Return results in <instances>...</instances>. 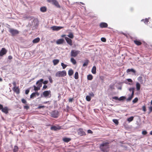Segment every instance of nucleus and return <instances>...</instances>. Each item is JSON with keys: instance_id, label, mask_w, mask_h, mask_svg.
<instances>
[{"instance_id": "obj_1", "label": "nucleus", "mask_w": 152, "mask_h": 152, "mask_svg": "<svg viewBox=\"0 0 152 152\" xmlns=\"http://www.w3.org/2000/svg\"><path fill=\"white\" fill-rule=\"evenodd\" d=\"M109 143L107 142H103L101 144L99 148L103 152H107L109 150Z\"/></svg>"}, {"instance_id": "obj_2", "label": "nucleus", "mask_w": 152, "mask_h": 152, "mask_svg": "<svg viewBox=\"0 0 152 152\" xmlns=\"http://www.w3.org/2000/svg\"><path fill=\"white\" fill-rule=\"evenodd\" d=\"M80 53V51L79 50H72L71 51L70 55L72 57H75Z\"/></svg>"}, {"instance_id": "obj_3", "label": "nucleus", "mask_w": 152, "mask_h": 152, "mask_svg": "<svg viewBox=\"0 0 152 152\" xmlns=\"http://www.w3.org/2000/svg\"><path fill=\"white\" fill-rule=\"evenodd\" d=\"M66 75V73L65 71L64 70L62 71H58L56 74V76L57 77H64Z\"/></svg>"}, {"instance_id": "obj_4", "label": "nucleus", "mask_w": 152, "mask_h": 152, "mask_svg": "<svg viewBox=\"0 0 152 152\" xmlns=\"http://www.w3.org/2000/svg\"><path fill=\"white\" fill-rule=\"evenodd\" d=\"M0 110H1L2 112L5 113V114H7L8 113L9 109L8 107H3L2 105L0 104Z\"/></svg>"}, {"instance_id": "obj_5", "label": "nucleus", "mask_w": 152, "mask_h": 152, "mask_svg": "<svg viewBox=\"0 0 152 152\" xmlns=\"http://www.w3.org/2000/svg\"><path fill=\"white\" fill-rule=\"evenodd\" d=\"M48 2L52 3L53 4L58 8H60L61 6L59 4L58 2L56 0H48Z\"/></svg>"}, {"instance_id": "obj_6", "label": "nucleus", "mask_w": 152, "mask_h": 152, "mask_svg": "<svg viewBox=\"0 0 152 152\" xmlns=\"http://www.w3.org/2000/svg\"><path fill=\"white\" fill-rule=\"evenodd\" d=\"M9 31L11 33L12 35L13 36H14L15 35L18 34L19 33L18 31L17 30L14 29L12 28L10 29Z\"/></svg>"}, {"instance_id": "obj_7", "label": "nucleus", "mask_w": 152, "mask_h": 152, "mask_svg": "<svg viewBox=\"0 0 152 152\" xmlns=\"http://www.w3.org/2000/svg\"><path fill=\"white\" fill-rule=\"evenodd\" d=\"M77 133L78 135L81 136L86 135L85 132L84 131L83 129L82 128H80L78 129L77 131Z\"/></svg>"}, {"instance_id": "obj_8", "label": "nucleus", "mask_w": 152, "mask_h": 152, "mask_svg": "<svg viewBox=\"0 0 152 152\" xmlns=\"http://www.w3.org/2000/svg\"><path fill=\"white\" fill-rule=\"evenodd\" d=\"M43 95L45 97L50 96H49L50 97L51 96V91L50 90L45 91L43 92Z\"/></svg>"}, {"instance_id": "obj_9", "label": "nucleus", "mask_w": 152, "mask_h": 152, "mask_svg": "<svg viewBox=\"0 0 152 152\" xmlns=\"http://www.w3.org/2000/svg\"><path fill=\"white\" fill-rule=\"evenodd\" d=\"M7 52V50L5 48H2L0 51V56H2L6 54Z\"/></svg>"}, {"instance_id": "obj_10", "label": "nucleus", "mask_w": 152, "mask_h": 152, "mask_svg": "<svg viewBox=\"0 0 152 152\" xmlns=\"http://www.w3.org/2000/svg\"><path fill=\"white\" fill-rule=\"evenodd\" d=\"M51 116L53 118H56L58 116V112L57 111H53L51 113Z\"/></svg>"}, {"instance_id": "obj_11", "label": "nucleus", "mask_w": 152, "mask_h": 152, "mask_svg": "<svg viewBox=\"0 0 152 152\" xmlns=\"http://www.w3.org/2000/svg\"><path fill=\"white\" fill-rule=\"evenodd\" d=\"M63 27L58 26H53L51 27V28L53 31H58L61 29L63 28Z\"/></svg>"}, {"instance_id": "obj_12", "label": "nucleus", "mask_w": 152, "mask_h": 152, "mask_svg": "<svg viewBox=\"0 0 152 152\" xmlns=\"http://www.w3.org/2000/svg\"><path fill=\"white\" fill-rule=\"evenodd\" d=\"M61 129V127L58 126H51L50 128V129L51 130H54L55 131H57L58 130H59Z\"/></svg>"}, {"instance_id": "obj_13", "label": "nucleus", "mask_w": 152, "mask_h": 152, "mask_svg": "<svg viewBox=\"0 0 152 152\" xmlns=\"http://www.w3.org/2000/svg\"><path fill=\"white\" fill-rule=\"evenodd\" d=\"M99 26L101 28H105L107 27L108 24L106 23L102 22L100 23Z\"/></svg>"}, {"instance_id": "obj_14", "label": "nucleus", "mask_w": 152, "mask_h": 152, "mask_svg": "<svg viewBox=\"0 0 152 152\" xmlns=\"http://www.w3.org/2000/svg\"><path fill=\"white\" fill-rule=\"evenodd\" d=\"M65 39L66 42L68 44L71 46H72V41L71 39L66 37H65Z\"/></svg>"}, {"instance_id": "obj_15", "label": "nucleus", "mask_w": 152, "mask_h": 152, "mask_svg": "<svg viewBox=\"0 0 152 152\" xmlns=\"http://www.w3.org/2000/svg\"><path fill=\"white\" fill-rule=\"evenodd\" d=\"M43 79H41L37 81L36 83V84L38 85L37 86L39 88L42 86V83L41 82H43Z\"/></svg>"}, {"instance_id": "obj_16", "label": "nucleus", "mask_w": 152, "mask_h": 152, "mask_svg": "<svg viewBox=\"0 0 152 152\" xmlns=\"http://www.w3.org/2000/svg\"><path fill=\"white\" fill-rule=\"evenodd\" d=\"M64 41V40L63 39H58L56 41V43L58 45L61 44H63Z\"/></svg>"}, {"instance_id": "obj_17", "label": "nucleus", "mask_w": 152, "mask_h": 152, "mask_svg": "<svg viewBox=\"0 0 152 152\" xmlns=\"http://www.w3.org/2000/svg\"><path fill=\"white\" fill-rule=\"evenodd\" d=\"M13 90L14 92L17 94L20 93V89L18 87H14Z\"/></svg>"}, {"instance_id": "obj_18", "label": "nucleus", "mask_w": 152, "mask_h": 152, "mask_svg": "<svg viewBox=\"0 0 152 152\" xmlns=\"http://www.w3.org/2000/svg\"><path fill=\"white\" fill-rule=\"evenodd\" d=\"M134 42L136 45L138 46L142 44V42L140 40H134Z\"/></svg>"}, {"instance_id": "obj_19", "label": "nucleus", "mask_w": 152, "mask_h": 152, "mask_svg": "<svg viewBox=\"0 0 152 152\" xmlns=\"http://www.w3.org/2000/svg\"><path fill=\"white\" fill-rule=\"evenodd\" d=\"M40 39L39 37H37L35 39H33L32 42L33 43H38L40 41Z\"/></svg>"}, {"instance_id": "obj_20", "label": "nucleus", "mask_w": 152, "mask_h": 152, "mask_svg": "<svg viewBox=\"0 0 152 152\" xmlns=\"http://www.w3.org/2000/svg\"><path fill=\"white\" fill-rule=\"evenodd\" d=\"M63 140L64 142H68L71 140V139L69 138L64 137L63 138Z\"/></svg>"}, {"instance_id": "obj_21", "label": "nucleus", "mask_w": 152, "mask_h": 152, "mask_svg": "<svg viewBox=\"0 0 152 152\" xmlns=\"http://www.w3.org/2000/svg\"><path fill=\"white\" fill-rule=\"evenodd\" d=\"M70 61L74 65H75L76 64L77 62L73 58V57H71L70 59Z\"/></svg>"}, {"instance_id": "obj_22", "label": "nucleus", "mask_w": 152, "mask_h": 152, "mask_svg": "<svg viewBox=\"0 0 152 152\" xmlns=\"http://www.w3.org/2000/svg\"><path fill=\"white\" fill-rule=\"evenodd\" d=\"M136 86L137 89V91H139L140 88V83L137 82L136 83Z\"/></svg>"}, {"instance_id": "obj_23", "label": "nucleus", "mask_w": 152, "mask_h": 152, "mask_svg": "<svg viewBox=\"0 0 152 152\" xmlns=\"http://www.w3.org/2000/svg\"><path fill=\"white\" fill-rule=\"evenodd\" d=\"M74 73V72L72 69H70L68 72V74L69 76H71L73 75Z\"/></svg>"}, {"instance_id": "obj_24", "label": "nucleus", "mask_w": 152, "mask_h": 152, "mask_svg": "<svg viewBox=\"0 0 152 152\" xmlns=\"http://www.w3.org/2000/svg\"><path fill=\"white\" fill-rule=\"evenodd\" d=\"M92 73L93 74H95L96 73V67L95 66H93L92 70Z\"/></svg>"}, {"instance_id": "obj_25", "label": "nucleus", "mask_w": 152, "mask_h": 152, "mask_svg": "<svg viewBox=\"0 0 152 152\" xmlns=\"http://www.w3.org/2000/svg\"><path fill=\"white\" fill-rule=\"evenodd\" d=\"M130 72H132L134 73H135V72H136V71H135V70L133 69H128L127 70H126L127 73H128Z\"/></svg>"}, {"instance_id": "obj_26", "label": "nucleus", "mask_w": 152, "mask_h": 152, "mask_svg": "<svg viewBox=\"0 0 152 152\" xmlns=\"http://www.w3.org/2000/svg\"><path fill=\"white\" fill-rule=\"evenodd\" d=\"M89 60L88 59H86L85 60L84 63L83 64V67H84L86 66H87L88 65V63L89 62Z\"/></svg>"}, {"instance_id": "obj_27", "label": "nucleus", "mask_w": 152, "mask_h": 152, "mask_svg": "<svg viewBox=\"0 0 152 152\" xmlns=\"http://www.w3.org/2000/svg\"><path fill=\"white\" fill-rule=\"evenodd\" d=\"M54 65H57L59 62V60L58 59H54L53 61Z\"/></svg>"}, {"instance_id": "obj_28", "label": "nucleus", "mask_w": 152, "mask_h": 152, "mask_svg": "<svg viewBox=\"0 0 152 152\" xmlns=\"http://www.w3.org/2000/svg\"><path fill=\"white\" fill-rule=\"evenodd\" d=\"M67 36L71 39H73L74 37V36L72 33L70 32L67 35Z\"/></svg>"}, {"instance_id": "obj_29", "label": "nucleus", "mask_w": 152, "mask_h": 152, "mask_svg": "<svg viewBox=\"0 0 152 152\" xmlns=\"http://www.w3.org/2000/svg\"><path fill=\"white\" fill-rule=\"evenodd\" d=\"M87 79L88 80H91L93 79V77L90 74L87 76Z\"/></svg>"}, {"instance_id": "obj_30", "label": "nucleus", "mask_w": 152, "mask_h": 152, "mask_svg": "<svg viewBox=\"0 0 152 152\" xmlns=\"http://www.w3.org/2000/svg\"><path fill=\"white\" fill-rule=\"evenodd\" d=\"M40 10L41 12H44L46 11V8L45 7H41Z\"/></svg>"}, {"instance_id": "obj_31", "label": "nucleus", "mask_w": 152, "mask_h": 152, "mask_svg": "<svg viewBox=\"0 0 152 152\" xmlns=\"http://www.w3.org/2000/svg\"><path fill=\"white\" fill-rule=\"evenodd\" d=\"M75 79H77L79 78L78 73L77 72H76L75 74Z\"/></svg>"}, {"instance_id": "obj_32", "label": "nucleus", "mask_w": 152, "mask_h": 152, "mask_svg": "<svg viewBox=\"0 0 152 152\" xmlns=\"http://www.w3.org/2000/svg\"><path fill=\"white\" fill-rule=\"evenodd\" d=\"M18 148L17 146H14L13 149V152H17L18 151Z\"/></svg>"}, {"instance_id": "obj_33", "label": "nucleus", "mask_w": 152, "mask_h": 152, "mask_svg": "<svg viewBox=\"0 0 152 152\" xmlns=\"http://www.w3.org/2000/svg\"><path fill=\"white\" fill-rule=\"evenodd\" d=\"M137 79L140 83H142L143 80L142 77L140 76Z\"/></svg>"}, {"instance_id": "obj_34", "label": "nucleus", "mask_w": 152, "mask_h": 152, "mask_svg": "<svg viewBox=\"0 0 152 152\" xmlns=\"http://www.w3.org/2000/svg\"><path fill=\"white\" fill-rule=\"evenodd\" d=\"M134 119V117L133 116H131L127 118V121L129 122H130L132 121Z\"/></svg>"}, {"instance_id": "obj_35", "label": "nucleus", "mask_w": 152, "mask_h": 152, "mask_svg": "<svg viewBox=\"0 0 152 152\" xmlns=\"http://www.w3.org/2000/svg\"><path fill=\"white\" fill-rule=\"evenodd\" d=\"M113 122L116 125H118V124L119 122L118 121L117 119H113Z\"/></svg>"}, {"instance_id": "obj_36", "label": "nucleus", "mask_w": 152, "mask_h": 152, "mask_svg": "<svg viewBox=\"0 0 152 152\" xmlns=\"http://www.w3.org/2000/svg\"><path fill=\"white\" fill-rule=\"evenodd\" d=\"M36 95L35 93H32L30 95V98H33L34 97H36Z\"/></svg>"}, {"instance_id": "obj_37", "label": "nucleus", "mask_w": 152, "mask_h": 152, "mask_svg": "<svg viewBox=\"0 0 152 152\" xmlns=\"http://www.w3.org/2000/svg\"><path fill=\"white\" fill-rule=\"evenodd\" d=\"M86 99L87 101H90L91 100V97L90 96H87L86 97Z\"/></svg>"}, {"instance_id": "obj_38", "label": "nucleus", "mask_w": 152, "mask_h": 152, "mask_svg": "<svg viewBox=\"0 0 152 152\" xmlns=\"http://www.w3.org/2000/svg\"><path fill=\"white\" fill-rule=\"evenodd\" d=\"M61 65L62 66L63 69H65L67 66V65L65 64L64 63H61Z\"/></svg>"}, {"instance_id": "obj_39", "label": "nucleus", "mask_w": 152, "mask_h": 152, "mask_svg": "<svg viewBox=\"0 0 152 152\" xmlns=\"http://www.w3.org/2000/svg\"><path fill=\"white\" fill-rule=\"evenodd\" d=\"M21 102H22L25 104H26L27 103V101H26L24 99H21Z\"/></svg>"}, {"instance_id": "obj_40", "label": "nucleus", "mask_w": 152, "mask_h": 152, "mask_svg": "<svg viewBox=\"0 0 152 152\" xmlns=\"http://www.w3.org/2000/svg\"><path fill=\"white\" fill-rule=\"evenodd\" d=\"M125 99V97L124 96H121L119 98H118V100L122 101L124 100Z\"/></svg>"}, {"instance_id": "obj_41", "label": "nucleus", "mask_w": 152, "mask_h": 152, "mask_svg": "<svg viewBox=\"0 0 152 152\" xmlns=\"http://www.w3.org/2000/svg\"><path fill=\"white\" fill-rule=\"evenodd\" d=\"M34 90L35 91H37V90L40 89V88H39L38 87H37L35 86H34Z\"/></svg>"}, {"instance_id": "obj_42", "label": "nucleus", "mask_w": 152, "mask_h": 152, "mask_svg": "<svg viewBox=\"0 0 152 152\" xmlns=\"http://www.w3.org/2000/svg\"><path fill=\"white\" fill-rule=\"evenodd\" d=\"M138 100V99L137 98H135L132 101V102L133 103H136Z\"/></svg>"}, {"instance_id": "obj_43", "label": "nucleus", "mask_w": 152, "mask_h": 152, "mask_svg": "<svg viewBox=\"0 0 152 152\" xmlns=\"http://www.w3.org/2000/svg\"><path fill=\"white\" fill-rule=\"evenodd\" d=\"M142 21H143L145 23H146L149 21V20L147 18H145V20H142Z\"/></svg>"}, {"instance_id": "obj_44", "label": "nucleus", "mask_w": 152, "mask_h": 152, "mask_svg": "<svg viewBox=\"0 0 152 152\" xmlns=\"http://www.w3.org/2000/svg\"><path fill=\"white\" fill-rule=\"evenodd\" d=\"M101 40L103 42H106V39L104 37H102L101 38Z\"/></svg>"}, {"instance_id": "obj_45", "label": "nucleus", "mask_w": 152, "mask_h": 152, "mask_svg": "<svg viewBox=\"0 0 152 152\" xmlns=\"http://www.w3.org/2000/svg\"><path fill=\"white\" fill-rule=\"evenodd\" d=\"M142 110L144 111L145 112L146 111V108L145 106H143L142 107Z\"/></svg>"}, {"instance_id": "obj_46", "label": "nucleus", "mask_w": 152, "mask_h": 152, "mask_svg": "<svg viewBox=\"0 0 152 152\" xmlns=\"http://www.w3.org/2000/svg\"><path fill=\"white\" fill-rule=\"evenodd\" d=\"M147 132L146 131H143L142 132V134L143 135H146L147 134Z\"/></svg>"}, {"instance_id": "obj_47", "label": "nucleus", "mask_w": 152, "mask_h": 152, "mask_svg": "<svg viewBox=\"0 0 152 152\" xmlns=\"http://www.w3.org/2000/svg\"><path fill=\"white\" fill-rule=\"evenodd\" d=\"M69 107L68 105L66 107V111L68 112H69Z\"/></svg>"}, {"instance_id": "obj_48", "label": "nucleus", "mask_w": 152, "mask_h": 152, "mask_svg": "<svg viewBox=\"0 0 152 152\" xmlns=\"http://www.w3.org/2000/svg\"><path fill=\"white\" fill-rule=\"evenodd\" d=\"M29 108V106H28L27 104L26 105L24 106V108L25 109H26L27 110H28Z\"/></svg>"}, {"instance_id": "obj_49", "label": "nucleus", "mask_w": 152, "mask_h": 152, "mask_svg": "<svg viewBox=\"0 0 152 152\" xmlns=\"http://www.w3.org/2000/svg\"><path fill=\"white\" fill-rule=\"evenodd\" d=\"M113 99H115L116 100H118V98L117 96H114L112 97Z\"/></svg>"}, {"instance_id": "obj_50", "label": "nucleus", "mask_w": 152, "mask_h": 152, "mask_svg": "<svg viewBox=\"0 0 152 152\" xmlns=\"http://www.w3.org/2000/svg\"><path fill=\"white\" fill-rule=\"evenodd\" d=\"M133 98L132 96H130L127 99V100L128 101H130Z\"/></svg>"}, {"instance_id": "obj_51", "label": "nucleus", "mask_w": 152, "mask_h": 152, "mask_svg": "<svg viewBox=\"0 0 152 152\" xmlns=\"http://www.w3.org/2000/svg\"><path fill=\"white\" fill-rule=\"evenodd\" d=\"M87 132L88 133L92 134L93 133V132L90 129L88 130Z\"/></svg>"}, {"instance_id": "obj_52", "label": "nucleus", "mask_w": 152, "mask_h": 152, "mask_svg": "<svg viewBox=\"0 0 152 152\" xmlns=\"http://www.w3.org/2000/svg\"><path fill=\"white\" fill-rule=\"evenodd\" d=\"M129 90L130 91H134V88H130L129 89Z\"/></svg>"}, {"instance_id": "obj_53", "label": "nucleus", "mask_w": 152, "mask_h": 152, "mask_svg": "<svg viewBox=\"0 0 152 152\" xmlns=\"http://www.w3.org/2000/svg\"><path fill=\"white\" fill-rule=\"evenodd\" d=\"M29 92V89H27L25 91V94H28Z\"/></svg>"}, {"instance_id": "obj_54", "label": "nucleus", "mask_w": 152, "mask_h": 152, "mask_svg": "<svg viewBox=\"0 0 152 152\" xmlns=\"http://www.w3.org/2000/svg\"><path fill=\"white\" fill-rule=\"evenodd\" d=\"M74 100V99L73 98H70L69 99V102H72L73 100Z\"/></svg>"}, {"instance_id": "obj_55", "label": "nucleus", "mask_w": 152, "mask_h": 152, "mask_svg": "<svg viewBox=\"0 0 152 152\" xmlns=\"http://www.w3.org/2000/svg\"><path fill=\"white\" fill-rule=\"evenodd\" d=\"M12 84L14 86V87H17L16 85V83L14 81L12 83Z\"/></svg>"}, {"instance_id": "obj_56", "label": "nucleus", "mask_w": 152, "mask_h": 152, "mask_svg": "<svg viewBox=\"0 0 152 152\" xmlns=\"http://www.w3.org/2000/svg\"><path fill=\"white\" fill-rule=\"evenodd\" d=\"M89 95L90 96L93 97L94 96V94L93 92H91L89 94Z\"/></svg>"}, {"instance_id": "obj_57", "label": "nucleus", "mask_w": 152, "mask_h": 152, "mask_svg": "<svg viewBox=\"0 0 152 152\" xmlns=\"http://www.w3.org/2000/svg\"><path fill=\"white\" fill-rule=\"evenodd\" d=\"M149 110L150 112H152V106H150L149 107Z\"/></svg>"}, {"instance_id": "obj_58", "label": "nucleus", "mask_w": 152, "mask_h": 152, "mask_svg": "<svg viewBox=\"0 0 152 152\" xmlns=\"http://www.w3.org/2000/svg\"><path fill=\"white\" fill-rule=\"evenodd\" d=\"M45 107L44 106H39L38 107V108L39 109H40L41 108H43Z\"/></svg>"}, {"instance_id": "obj_59", "label": "nucleus", "mask_w": 152, "mask_h": 152, "mask_svg": "<svg viewBox=\"0 0 152 152\" xmlns=\"http://www.w3.org/2000/svg\"><path fill=\"white\" fill-rule=\"evenodd\" d=\"M48 83V80H45L44 82H43V83L45 84H47Z\"/></svg>"}, {"instance_id": "obj_60", "label": "nucleus", "mask_w": 152, "mask_h": 152, "mask_svg": "<svg viewBox=\"0 0 152 152\" xmlns=\"http://www.w3.org/2000/svg\"><path fill=\"white\" fill-rule=\"evenodd\" d=\"M50 82V83H52L53 82V80L50 77L49 78Z\"/></svg>"}, {"instance_id": "obj_61", "label": "nucleus", "mask_w": 152, "mask_h": 152, "mask_svg": "<svg viewBox=\"0 0 152 152\" xmlns=\"http://www.w3.org/2000/svg\"><path fill=\"white\" fill-rule=\"evenodd\" d=\"M127 81L129 82H132V80L131 79H127Z\"/></svg>"}, {"instance_id": "obj_62", "label": "nucleus", "mask_w": 152, "mask_h": 152, "mask_svg": "<svg viewBox=\"0 0 152 152\" xmlns=\"http://www.w3.org/2000/svg\"><path fill=\"white\" fill-rule=\"evenodd\" d=\"M47 88V86L46 85H44L43 87V88L44 89H46Z\"/></svg>"}, {"instance_id": "obj_63", "label": "nucleus", "mask_w": 152, "mask_h": 152, "mask_svg": "<svg viewBox=\"0 0 152 152\" xmlns=\"http://www.w3.org/2000/svg\"><path fill=\"white\" fill-rule=\"evenodd\" d=\"M35 94L36 95V96L37 95V96H39V93L38 92H35Z\"/></svg>"}, {"instance_id": "obj_64", "label": "nucleus", "mask_w": 152, "mask_h": 152, "mask_svg": "<svg viewBox=\"0 0 152 152\" xmlns=\"http://www.w3.org/2000/svg\"><path fill=\"white\" fill-rule=\"evenodd\" d=\"M12 56H8V59L10 60H11L12 59Z\"/></svg>"}]
</instances>
